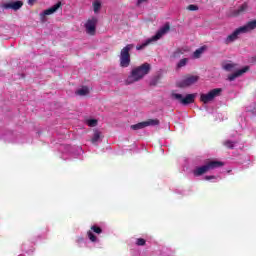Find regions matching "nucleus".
<instances>
[{
  "mask_svg": "<svg viewBox=\"0 0 256 256\" xmlns=\"http://www.w3.org/2000/svg\"><path fill=\"white\" fill-rule=\"evenodd\" d=\"M151 71V64L144 63L140 66H137L132 69L130 75L127 78V83L131 85V83H137V81H141L145 75H149Z\"/></svg>",
  "mask_w": 256,
  "mask_h": 256,
  "instance_id": "nucleus-1",
  "label": "nucleus"
},
{
  "mask_svg": "<svg viewBox=\"0 0 256 256\" xmlns=\"http://www.w3.org/2000/svg\"><path fill=\"white\" fill-rule=\"evenodd\" d=\"M223 165L225 164L221 161H209L205 165L197 167L193 173L195 177H201V175H205L208 171L219 169V167H223Z\"/></svg>",
  "mask_w": 256,
  "mask_h": 256,
  "instance_id": "nucleus-2",
  "label": "nucleus"
},
{
  "mask_svg": "<svg viewBox=\"0 0 256 256\" xmlns=\"http://www.w3.org/2000/svg\"><path fill=\"white\" fill-rule=\"evenodd\" d=\"M134 44H127L120 51V67L127 68L131 65V53L130 51L134 49Z\"/></svg>",
  "mask_w": 256,
  "mask_h": 256,
  "instance_id": "nucleus-3",
  "label": "nucleus"
},
{
  "mask_svg": "<svg viewBox=\"0 0 256 256\" xmlns=\"http://www.w3.org/2000/svg\"><path fill=\"white\" fill-rule=\"evenodd\" d=\"M221 93H223V89L221 88L212 89L206 94H200V101L207 105V103L214 101L215 97H220Z\"/></svg>",
  "mask_w": 256,
  "mask_h": 256,
  "instance_id": "nucleus-4",
  "label": "nucleus"
},
{
  "mask_svg": "<svg viewBox=\"0 0 256 256\" xmlns=\"http://www.w3.org/2000/svg\"><path fill=\"white\" fill-rule=\"evenodd\" d=\"M171 97H172V99L179 101V103H181V105H191V103H195V97H197V95L187 94L183 98V95L172 92Z\"/></svg>",
  "mask_w": 256,
  "mask_h": 256,
  "instance_id": "nucleus-5",
  "label": "nucleus"
},
{
  "mask_svg": "<svg viewBox=\"0 0 256 256\" xmlns=\"http://www.w3.org/2000/svg\"><path fill=\"white\" fill-rule=\"evenodd\" d=\"M199 81L198 75H187L183 80L177 82V87L180 89H185V87H191V85H195Z\"/></svg>",
  "mask_w": 256,
  "mask_h": 256,
  "instance_id": "nucleus-6",
  "label": "nucleus"
},
{
  "mask_svg": "<svg viewBox=\"0 0 256 256\" xmlns=\"http://www.w3.org/2000/svg\"><path fill=\"white\" fill-rule=\"evenodd\" d=\"M93 233H96L97 235H101V233H103V229H101V227L97 225H93L91 226L90 230L87 232L88 239L92 243H97V236H95V234Z\"/></svg>",
  "mask_w": 256,
  "mask_h": 256,
  "instance_id": "nucleus-7",
  "label": "nucleus"
},
{
  "mask_svg": "<svg viewBox=\"0 0 256 256\" xmlns=\"http://www.w3.org/2000/svg\"><path fill=\"white\" fill-rule=\"evenodd\" d=\"M85 29L88 35H95L97 31V18L93 17L89 19L85 24Z\"/></svg>",
  "mask_w": 256,
  "mask_h": 256,
  "instance_id": "nucleus-8",
  "label": "nucleus"
},
{
  "mask_svg": "<svg viewBox=\"0 0 256 256\" xmlns=\"http://www.w3.org/2000/svg\"><path fill=\"white\" fill-rule=\"evenodd\" d=\"M62 5L63 4L61 3V1H59L52 7L44 10L43 13L40 14L41 19H43L46 15H53V13H57V11L61 9Z\"/></svg>",
  "mask_w": 256,
  "mask_h": 256,
  "instance_id": "nucleus-9",
  "label": "nucleus"
},
{
  "mask_svg": "<svg viewBox=\"0 0 256 256\" xmlns=\"http://www.w3.org/2000/svg\"><path fill=\"white\" fill-rule=\"evenodd\" d=\"M3 9H12L13 11H19L23 7V1L8 2L2 5Z\"/></svg>",
  "mask_w": 256,
  "mask_h": 256,
  "instance_id": "nucleus-10",
  "label": "nucleus"
},
{
  "mask_svg": "<svg viewBox=\"0 0 256 256\" xmlns=\"http://www.w3.org/2000/svg\"><path fill=\"white\" fill-rule=\"evenodd\" d=\"M241 33H243L241 28L240 27L237 28L232 34L227 36L224 43L226 45H229V43H233L234 41H237V39H239V35H241Z\"/></svg>",
  "mask_w": 256,
  "mask_h": 256,
  "instance_id": "nucleus-11",
  "label": "nucleus"
},
{
  "mask_svg": "<svg viewBox=\"0 0 256 256\" xmlns=\"http://www.w3.org/2000/svg\"><path fill=\"white\" fill-rule=\"evenodd\" d=\"M170 29L171 25H169V23H166L162 28L158 30V32L152 37V39L154 41H159V39H161L163 35H165Z\"/></svg>",
  "mask_w": 256,
  "mask_h": 256,
  "instance_id": "nucleus-12",
  "label": "nucleus"
},
{
  "mask_svg": "<svg viewBox=\"0 0 256 256\" xmlns=\"http://www.w3.org/2000/svg\"><path fill=\"white\" fill-rule=\"evenodd\" d=\"M249 71V66H245L242 69L234 72L233 74H230L228 76V81H235L237 77H241V75H244V73H247Z\"/></svg>",
  "mask_w": 256,
  "mask_h": 256,
  "instance_id": "nucleus-13",
  "label": "nucleus"
},
{
  "mask_svg": "<svg viewBox=\"0 0 256 256\" xmlns=\"http://www.w3.org/2000/svg\"><path fill=\"white\" fill-rule=\"evenodd\" d=\"M242 33H249V31H253L256 29V20H252L248 22L246 25L240 27Z\"/></svg>",
  "mask_w": 256,
  "mask_h": 256,
  "instance_id": "nucleus-14",
  "label": "nucleus"
},
{
  "mask_svg": "<svg viewBox=\"0 0 256 256\" xmlns=\"http://www.w3.org/2000/svg\"><path fill=\"white\" fill-rule=\"evenodd\" d=\"M247 9H248L247 3H244L238 9L233 10L231 13V16L239 17V15H243V13H245V11H247Z\"/></svg>",
  "mask_w": 256,
  "mask_h": 256,
  "instance_id": "nucleus-15",
  "label": "nucleus"
},
{
  "mask_svg": "<svg viewBox=\"0 0 256 256\" xmlns=\"http://www.w3.org/2000/svg\"><path fill=\"white\" fill-rule=\"evenodd\" d=\"M159 123V119H148L147 121H144L146 127H155L159 125Z\"/></svg>",
  "mask_w": 256,
  "mask_h": 256,
  "instance_id": "nucleus-16",
  "label": "nucleus"
},
{
  "mask_svg": "<svg viewBox=\"0 0 256 256\" xmlns=\"http://www.w3.org/2000/svg\"><path fill=\"white\" fill-rule=\"evenodd\" d=\"M204 51H205V46H202V47L196 49L193 53V58L199 59L201 57V55H203Z\"/></svg>",
  "mask_w": 256,
  "mask_h": 256,
  "instance_id": "nucleus-17",
  "label": "nucleus"
},
{
  "mask_svg": "<svg viewBox=\"0 0 256 256\" xmlns=\"http://www.w3.org/2000/svg\"><path fill=\"white\" fill-rule=\"evenodd\" d=\"M152 41H155V40L153 38H150L146 40L144 43H142L141 45H137L136 46L137 51H142V49H145V47H147V45L152 43Z\"/></svg>",
  "mask_w": 256,
  "mask_h": 256,
  "instance_id": "nucleus-18",
  "label": "nucleus"
},
{
  "mask_svg": "<svg viewBox=\"0 0 256 256\" xmlns=\"http://www.w3.org/2000/svg\"><path fill=\"white\" fill-rule=\"evenodd\" d=\"M76 95H80L81 97L85 95H89V88L87 86L82 87L76 91Z\"/></svg>",
  "mask_w": 256,
  "mask_h": 256,
  "instance_id": "nucleus-19",
  "label": "nucleus"
},
{
  "mask_svg": "<svg viewBox=\"0 0 256 256\" xmlns=\"http://www.w3.org/2000/svg\"><path fill=\"white\" fill-rule=\"evenodd\" d=\"M145 122H139L137 124H134L131 126V129H133V131H139V129H145Z\"/></svg>",
  "mask_w": 256,
  "mask_h": 256,
  "instance_id": "nucleus-20",
  "label": "nucleus"
},
{
  "mask_svg": "<svg viewBox=\"0 0 256 256\" xmlns=\"http://www.w3.org/2000/svg\"><path fill=\"white\" fill-rule=\"evenodd\" d=\"M237 67V64L235 63H227L223 65V69L225 71H233V69H235Z\"/></svg>",
  "mask_w": 256,
  "mask_h": 256,
  "instance_id": "nucleus-21",
  "label": "nucleus"
},
{
  "mask_svg": "<svg viewBox=\"0 0 256 256\" xmlns=\"http://www.w3.org/2000/svg\"><path fill=\"white\" fill-rule=\"evenodd\" d=\"M224 147H226L227 149H235V142L231 141V140H226L223 142Z\"/></svg>",
  "mask_w": 256,
  "mask_h": 256,
  "instance_id": "nucleus-22",
  "label": "nucleus"
},
{
  "mask_svg": "<svg viewBox=\"0 0 256 256\" xmlns=\"http://www.w3.org/2000/svg\"><path fill=\"white\" fill-rule=\"evenodd\" d=\"M189 62L188 58H184L181 59L178 63H177V68L181 69V67H185V65H187V63Z\"/></svg>",
  "mask_w": 256,
  "mask_h": 256,
  "instance_id": "nucleus-23",
  "label": "nucleus"
},
{
  "mask_svg": "<svg viewBox=\"0 0 256 256\" xmlns=\"http://www.w3.org/2000/svg\"><path fill=\"white\" fill-rule=\"evenodd\" d=\"M93 9H94V13H99V10L101 9V2L99 1L93 2Z\"/></svg>",
  "mask_w": 256,
  "mask_h": 256,
  "instance_id": "nucleus-24",
  "label": "nucleus"
},
{
  "mask_svg": "<svg viewBox=\"0 0 256 256\" xmlns=\"http://www.w3.org/2000/svg\"><path fill=\"white\" fill-rule=\"evenodd\" d=\"M99 139H101V132L96 131L93 135L92 143H97V141H99Z\"/></svg>",
  "mask_w": 256,
  "mask_h": 256,
  "instance_id": "nucleus-25",
  "label": "nucleus"
},
{
  "mask_svg": "<svg viewBox=\"0 0 256 256\" xmlns=\"http://www.w3.org/2000/svg\"><path fill=\"white\" fill-rule=\"evenodd\" d=\"M146 243H147V241L145 239H143V238H138L136 240V245L138 247H144V245H146Z\"/></svg>",
  "mask_w": 256,
  "mask_h": 256,
  "instance_id": "nucleus-26",
  "label": "nucleus"
},
{
  "mask_svg": "<svg viewBox=\"0 0 256 256\" xmlns=\"http://www.w3.org/2000/svg\"><path fill=\"white\" fill-rule=\"evenodd\" d=\"M89 127H97V119H90L87 121Z\"/></svg>",
  "mask_w": 256,
  "mask_h": 256,
  "instance_id": "nucleus-27",
  "label": "nucleus"
},
{
  "mask_svg": "<svg viewBox=\"0 0 256 256\" xmlns=\"http://www.w3.org/2000/svg\"><path fill=\"white\" fill-rule=\"evenodd\" d=\"M188 11H199V6L195 5V4H190L187 7Z\"/></svg>",
  "mask_w": 256,
  "mask_h": 256,
  "instance_id": "nucleus-28",
  "label": "nucleus"
},
{
  "mask_svg": "<svg viewBox=\"0 0 256 256\" xmlns=\"http://www.w3.org/2000/svg\"><path fill=\"white\" fill-rule=\"evenodd\" d=\"M181 55H183V50H181V49H177V50L173 53V57H175V58H179V57H181Z\"/></svg>",
  "mask_w": 256,
  "mask_h": 256,
  "instance_id": "nucleus-29",
  "label": "nucleus"
},
{
  "mask_svg": "<svg viewBox=\"0 0 256 256\" xmlns=\"http://www.w3.org/2000/svg\"><path fill=\"white\" fill-rule=\"evenodd\" d=\"M211 179H215V176H205L206 181H211Z\"/></svg>",
  "mask_w": 256,
  "mask_h": 256,
  "instance_id": "nucleus-30",
  "label": "nucleus"
},
{
  "mask_svg": "<svg viewBox=\"0 0 256 256\" xmlns=\"http://www.w3.org/2000/svg\"><path fill=\"white\" fill-rule=\"evenodd\" d=\"M35 1L37 0H28V5H35Z\"/></svg>",
  "mask_w": 256,
  "mask_h": 256,
  "instance_id": "nucleus-31",
  "label": "nucleus"
},
{
  "mask_svg": "<svg viewBox=\"0 0 256 256\" xmlns=\"http://www.w3.org/2000/svg\"><path fill=\"white\" fill-rule=\"evenodd\" d=\"M254 61H256V56L254 57Z\"/></svg>",
  "mask_w": 256,
  "mask_h": 256,
  "instance_id": "nucleus-32",
  "label": "nucleus"
}]
</instances>
